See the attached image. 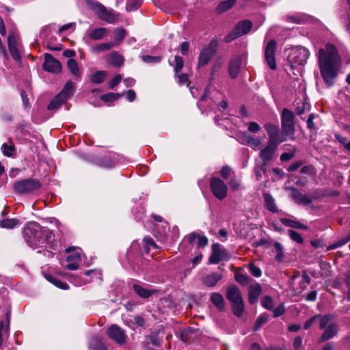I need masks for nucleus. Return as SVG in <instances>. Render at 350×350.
<instances>
[{"instance_id":"nucleus-1","label":"nucleus","mask_w":350,"mask_h":350,"mask_svg":"<svg viewBox=\"0 0 350 350\" xmlns=\"http://www.w3.org/2000/svg\"><path fill=\"white\" fill-rule=\"evenodd\" d=\"M318 59L321 75L327 87L330 88L335 83L341 68V57L335 46L328 43L319 49Z\"/></svg>"},{"instance_id":"nucleus-2","label":"nucleus","mask_w":350,"mask_h":350,"mask_svg":"<svg viewBox=\"0 0 350 350\" xmlns=\"http://www.w3.org/2000/svg\"><path fill=\"white\" fill-rule=\"evenodd\" d=\"M53 232L49 229L36 222L28 223L24 228L23 237L33 248L46 246L51 242Z\"/></svg>"},{"instance_id":"nucleus-3","label":"nucleus","mask_w":350,"mask_h":350,"mask_svg":"<svg viewBox=\"0 0 350 350\" xmlns=\"http://www.w3.org/2000/svg\"><path fill=\"white\" fill-rule=\"evenodd\" d=\"M226 298L231 303L233 314L237 317H241L245 310L241 290L236 285H230L226 291Z\"/></svg>"},{"instance_id":"nucleus-4","label":"nucleus","mask_w":350,"mask_h":350,"mask_svg":"<svg viewBox=\"0 0 350 350\" xmlns=\"http://www.w3.org/2000/svg\"><path fill=\"white\" fill-rule=\"evenodd\" d=\"M40 187V182L37 179L33 178L21 180L13 184L14 191L21 195L31 193L38 190Z\"/></svg>"},{"instance_id":"nucleus-5","label":"nucleus","mask_w":350,"mask_h":350,"mask_svg":"<svg viewBox=\"0 0 350 350\" xmlns=\"http://www.w3.org/2000/svg\"><path fill=\"white\" fill-rule=\"evenodd\" d=\"M295 114L291 110L285 108L281 115L282 134L293 138L295 132Z\"/></svg>"},{"instance_id":"nucleus-6","label":"nucleus","mask_w":350,"mask_h":350,"mask_svg":"<svg viewBox=\"0 0 350 350\" xmlns=\"http://www.w3.org/2000/svg\"><path fill=\"white\" fill-rule=\"evenodd\" d=\"M92 9L100 20L107 23L114 24L118 21V14L112 9H107L100 3H94Z\"/></svg>"},{"instance_id":"nucleus-7","label":"nucleus","mask_w":350,"mask_h":350,"mask_svg":"<svg viewBox=\"0 0 350 350\" xmlns=\"http://www.w3.org/2000/svg\"><path fill=\"white\" fill-rule=\"evenodd\" d=\"M252 27V23L250 21L243 20L239 21L234 28L224 37V42L226 43L230 42L237 38L248 33Z\"/></svg>"},{"instance_id":"nucleus-8","label":"nucleus","mask_w":350,"mask_h":350,"mask_svg":"<svg viewBox=\"0 0 350 350\" xmlns=\"http://www.w3.org/2000/svg\"><path fill=\"white\" fill-rule=\"evenodd\" d=\"M218 47V41L213 39L204 46L200 53L198 62V67H202L208 64L215 55Z\"/></svg>"},{"instance_id":"nucleus-9","label":"nucleus","mask_w":350,"mask_h":350,"mask_svg":"<svg viewBox=\"0 0 350 350\" xmlns=\"http://www.w3.org/2000/svg\"><path fill=\"white\" fill-rule=\"evenodd\" d=\"M210 188L214 196L219 200H224L227 196V185L218 178H211Z\"/></svg>"},{"instance_id":"nucleus-10","label":"nucleus","mask_w":350,"mask_h":350,"mask_svg":"<svg viewBox=\"0 0 350 350\" xmlns=\"http://www.w3.org/2000/svg\"><path fill=\"white\" fill-rule=\"evenodd\" d=\"M265 129L269 136L268 144L278 146L280 143L286 140V138L284 137L285 135H283L282 133H280V129L278 125L266 124L265 125Z\"/></svg>"},{"instance_id":"nucleus-11","label":"nucleus","mask_w":350,"mask_h":350,"mask_svg":"<svg viewBox=\"0 0 350 350\" xmlns=\"http://www.w3.org/2000/svg\"><path fill=\"white\" fill-rule=\"evenodd\" d=\"M211 255L209 262H219L230 260L231 255L220 244L214 243L211 246Z\"/></svg>"},{"instance_id":"nucleus-12","label":"nucleus","mask_w":350,"mask_h":350,"mask_svg":"<svg viewBox=\"0 0 350 350\" xmlns=\"http://www.w3.org/2000/svg\"><path fill=\"white\" fill-rule=\"evenodd\" d=\"M309 51L303 47L294 49L289 57V61L295 65H304L309 57Z\"/></svg>"},{"instance_id":"nucleus-13","label":"nucleus","mask_w":350,"mask_h":350,"mask_svg":"<svg viewBox=\"0 0 350 350\" xmlns=\"http://www.w3.org/2000/svg\"><path fill=\"white\" fill-rule=\"evenodd\" d=\"M276 47L277 42L275 40H271L266 45L265 51V59L267 64L272 70H275L277 67L275 57Z\"/></svg>"},{"instance_id":"nucleus-14","label":"nucleus","mask_w":350,"mask_h":350,"mask_svg":"<svg viewBox=\"0 0 350 350\" xmlns=\"http://www.w3.org/2000/svg\"><path fill=\"white\" fill-rule=\"evenodd\" d=\"M277 147V146L268 144L260 151L259 156L262 161V164L260 165V170H262L264 173L267 172V165L268 163L272 159Z\"/></svg>"},{"instance_id":"nucleus-15","label":"nucleus","mask_w":350,"mask_h":350,"mask_svg":"<svg viewBox=\"0 0 350 350\" xmlns=\"http://www.w3.org/2000/svg\"><path fill=\"white\" fill-rule=\"evenodd\" d=\"M286 189L290 191L291 198L298 204L308 205L313 200L311 196L302 194L295 187H288Z\"/></svg>"},{"instance_id":"nucleus-16","label":"nucleus","mask_w":350,"mask_h":350,"mask_svg":"<svg viewBox=\"0 0 350 350\" xmlns=\"http://www.w3.org/2000/svg\"><path fill=\"white\" fill-rule=\"evenodd\" d=\"M8 45L9 51L12 58L18 62L21 60V54L19 49V44L17 42L16 36L12 33H10L8 38Z\"/></svg>"},{"instance_id":"nucleus-17","label":"nucleus","mask_w":350,"mask_h":350,"mask_svg":"<svg viewBox=\"0 0 350 350\" xmlns=\"http://www.w3.org/2000/svg\"><path fill=\"white\" fill-rule=\"evenodd\" d=\"M196 239H198L196 243L198 248H203L208 244V239L205 235L198 234L196 232H191L185 236L184 241H187L189 243L193 244Z\"/></svg>"},{"instance_id":"nucleus-18","label":"nucleus","mask_w":350,"mask_h":350,"mask_svg":"<svg viewBox=\"0 0 350 350\" xmlns=\"http://www.w3.org/2000/svg\"><path fill=\"white\" fill-rule=\"evenodd\" d=\"M43 67L45 70L54 73L59 72L62 69L60 62L55 59L51 54L45 55Z\"/></svg>"},{"instance_id":"nucleus-19","label":"nucleus","mask_w":350,"mask_h":350,"mask_svg":"<svg viewBox=\"0 0 350 350\" xmlns=\"http://www.w3.org/2000/svg\"><path fill=\"white\" fill-rule=\"evenodd\" d=\"M67 254L66 260L68 262H77L84 260V254L81 248L69 247L65 250Z\"/></svg>"},{"instance_id":"nucleus-20","label":"nucleus","mask_w":350,"mask_h":350,"mask_svg":"<svg viewBox=\"0 0 350 350\" xmlns=\"http://www.w3.org/2000/svg\"><path fill=\"white\" fill-rule=\"evenodd\" d=\"M107 334L109 338L120 345L125 342V333L123 329L116 325H113L108 329Z\"/></svg>"},{"instance_id":"nucleus-21","label":"nucleus","mask_w":350,"mask_h":350,"mask_svg":"<svg viewBox=\"0 0 350 350\" xmlns=\"http://www.w3.org/2000/svg\"><path fill=\"white\" fill-rule=\"evenodd\" d=\"M115 154L105 155L95 160V164L103 167H112L117 163Z\"/></svg>"},{"instance_id":"nucleus-22","label":"nucleus","mask_w":350,"mask_h":350,"mask_svg":"<svg viewBox=\"0 0 350 350\" xmlns=\"http://www.w3.org/2000/svg\"><path fill=\"white\" fill-rule=\"evenodd\" d=\"M338 331V326L336 323H334L329 324V325L325 329L324 332L321 336L319 341L324 342L334 338L337 335Z\"/></svg>"},{"instance_id":"nucleus-23","label":"nucleus","mask_w":350,"mask_h":350,"mask_svg":"<svg viewBox=\"0 0 350 350\" xmlns=\"http://www.w3.org/2000/svg\"><path fill=\"white\" fill-rule=\"evenodd\" d=\"M109 33V30L105 27H98L89 29L87 31L88 37L92 40H99L105 37Z\"/></svg>"},{"instance_id":"nucleus-24","label":"nucleus","mask_w":350,"mask_h":350,"mask_svg":"<svg viewBox=\"0 0 350 350\" xmlns=\"http://www.w3.org/2000/svg\"><path fill=\"white\" fill-rule=\"evenodd\" d=\"M262 293V288L260 284H256L251 285L249 288L248 301L250 304H254L257 302L259 295Z\"/></svg>"},{"instance_id":"nucleus-25","label":"nucleus","mask_w":350,"mask_h":350,"mask_svg":"<svg viewBox=\"0 0 350 350\" xmlns=\"http://www.w3.org/2000/svg\"><path fill=\"white\" fill-rule=\"evenodd\" d=\"M241 63V59L239 56L234 57L229 62L228 72L232 79H234L237 77Z\"/></svg>"},{"instance_id":"nucleus-26","label":"nucleus","mask_w":350,"mask_h":350,"mask_svg":"<svg viewBox=\"0 0 350 350\" xmlns=\"http://www.w3.org/2000/svg\"><path fill=\"white\" fill-rule=\"evenodd\" d=\"M211 301L218 310L222 311L225 308V300L219 293H212L211 294Z\"/></svg>"},{"instance_id":"nucleus-27","label":"nucleus","mask_w":350,"mask_h":350,"mask_svg":"<svg viewBox=\"0 0 350 350\" xmlns=\"http://www.w3.org/2000/svg\"><path fill=\"white\" fill-rule=\"evenodd\" d=\"M107 62L113 66L120 67L124 64V57L122 55L116 51L110 53L107 55Z\"/></svg>"},{"instance_id":"nucleus-28","label":"nucleus","mask_w":350,"mask_h":350,"mask_svg":"<svg viewBox=\"0 0 350 350\" xmlns=\"http://www.w3.org/2000/svg\"><path fill=\"white\" fill-rule=\"evenodd\" d=\"M7 325H5L3 321H0V347L2 345L4 340L8 337L9 323H10V313L7 312Z\"/></svg>"},{"instance_id":"nucleus-29","label":"nucleus","mask_w":350,"mask_h":350,"mask_svg":"<svg viewBox=\"0 0 350 350\" xmlns=\"http://www.w3.org/2000/svg\"><path fill=\"white\" fill-rule=\"evenodd\" d=\"M75 88V84L72 81H68L59 94L66 100L72 96Z\"/></svg>"},{"instance_id":"nucleus-30","label":"nucleus","mask_w":350,"mask_h":350,"mask_svg":"<svg viewBox=\"0 0 350 350\" xmlns=\"http://www.w3.org/2000/svg\"><path fill=\"white\" fill-rule=\"evenodd\" d=\"M281 223L288 227L297 228V229H304L307 230L308 227L304 224H301L298 221L293 220L288 218H282L280 219Z\"/></svg>"},{"instance_id":"nucleus-31","label":"nucleus","mask_w":350,"mask_h":350,"mask_svg":"<svg viewBox=\"0 0 350 350\" xmlns=\"http://www.w3.org/2000/svg\"><path fill=\"white\" fill-rule=\"evenodd\" d=\"M263 197L266 208L273 213H277L278 210L273 198L269 193H265Z\"/></svg>"},{"instance_id":"nucleus-32","label":"nucleus","mask_w":350,"mask_h":350,"mask_svg":"<svg viewBox=\"0 0 350 350\" xmlns=\"http://www.w3.org/2000/svg\"><path fill=\"white\" fill-rule=\"evenodd\" d=\"M133 288L142 298H148L154 293V291L144 288L139 284H133Z\"/></svg>"},{"instance_id":"nucleus-33","label":"nucleus","mask_w":350,"mask_h":350,"mask_svg":"<svg viewBox=\"0 0 350 350\" xmlns=\"http://www.w3.org/2000/svg\"><path fill=\"white\" fill-rule=\"evenodd\" d=\"M113 46H115V44L113 42L100 43L92 46L91 51L93 53H99L103 51H109Z\"/></svg>"},{"instance_id":"nucleus-34","label":"nucleus","mask_w":350,"mask_h":350,"mask_svg":"<svg viewBox=\"0 0 350 350\" xmlns=\"http://www.w3.org/2000/svg\"><path fill=\"white\" fill-rule=\"evenodd\" d=\"M67 66L71 73L77 78H81V72L80 71L77 61L74 59H69L67 62Z\"/></svg>"},{"instance_id":"nucleus-35","label":"nucleus","mask_w":350,"mask_h":350,"mask_svg":"<svg viewBox=\"0 0 350 350\" xmlns=\"http://www.w3.org/2000/svg\"><path fill=\"white\" fill-rule=\"evenodd\" d=\"M114 33V42L115 46L120 45L124 40L126 36V30L122 28H116L113 31Z\"/></svg>"},{"instance_id":"nucleus-36","label":"nucleus","mask_w":350,"mask_h":350,"mask_svg":"<svg viewBox=\"0 0 350 350\" xmlns=\"http://www.w3.org/2000/svg\"><path fill=\"white\" fill-rule=\"evenodd\" d=\"M236 0H225L221 1L217 7V12L222 13L232 8L236 4Z\"/></svg>"},{"instance_id":"nucleus-37","label":"nucleus","mask_w":350,"mask_h":350,"mask_svg":"<svg viewBox=\"0 0 350 350\" xmlns=\"http://www.w3.org/2000/svg\"><path fill=\"white\" fill-rule=\"evenodd\" d=\"M66 102L63 96L58 94L49 104L47 108L49 110H55L59 108L62 105Z\"/></svg>"},{"instance_id":"nucleus-38","label":"nucleus","mask_w":350,"mask_h":350,"mask_svg":"<svg viewBox=\"0 0 350 350\" xmlns=\"http://www.w3.org/2000/svg\"><path fill=\"white\" fill-rule=\"evenodd\" d=\"M317 316H319L317 320L319 321V328L321 329H325L329 325V324L333 323L332 322V317L329 314H317Z\"/></svg>"},{"instance_id":"nucleus-39","label":"nucleus","mask_w":350,"mask_h":350,"mask_svg":"<svg viewBox=\"0 0 350 350\" xmlns=\"http://www.w3.org/2000/svg\"><path fill=\"white\" fill-rule=\"evenodd\" d=\"M90 349L91 350H105L106 347L98 336L93 338L90 342Z\"/></svg>"},{"instance_id":"nucleus-40","label":"nucleus","mask_w":350,"mask_h":350,"mask_svg":"<svg viewBox=\"0 0 350 350\" xmlns=\"http://www.w3.org/2000/svg\"><path fill=\"white\" fill-rule=\"evenodd\" d=\"M221 276L219 273H213L204 278V283L208 286H214L220 280Z\"/></svg>"},{"instance_id":"nucleus-41","label":"nucleus","mask_w":350,"mask_h":350,"mask_svg":"<svg viewBox=\"0 0 350 350\" xmlns=\"http://www.w3.org/2000/svg\"><path fill=\"white\" fill-rule=\"evenodd\" d=\"M1 150L3 154L6 157H12L15 153V146L12 142H10L9 144L4 143L1 146Z\"/></svg>"},{"instance_id":"nucleus-42","label":"nucleus","mask_w":350,"mask_h":350,"mask_svg":"<svg viewBox=\"0 0 350 350\" xmlns=\"http://www.w3.org/2000/svg\"><path fill=\"white\" fill-rule=\"evenodd\" d=\"M107 76L105 71H97L90 77V81L93 83L98 84L102 83Z\"/></svg>"},{"instance_id":"nucleus-43","label":"nucleus","mask_w":350,"mask_h":350,"mask_svg":"<svg viewBox=\"0 0 350 350\" xmlns=\"http://www.w3.org/2000/svg\"><path fill=\"white\" fill-rule=\"evenodd\" d=\"M44 278L51 283L54 284L55 286L62 288V289H68V286L66 283H63L58 279L54 278L53 276L49 275V274H44Z\"/></svg>"},{"instance_id":"nucleus-44","label":"nucleus","mask_w":350,"mask_h":350,"mask_svg":"<svg viewBox=\"0 0 350 350\" xmlns=\"http://www.w3.org/2000/svg\"><path fill=\"white\" fill-rule=\"evenodd\" d=\"M19 221L16 219H4L0 221V227L3 228L12 229L18 224Z\"/></svg>"},{"instance_id":"nucleus-45","label":"nucleus","mask_w":350,"mask_h":350,"mask_svg":"<svg viewBox=\"0 0 350 350\" xmlns=\"http://www.w3.org/2000/svg\"><path fill=\"white\" fill-rule=\"evenodd\" d=\"M234 278L238 283L242 285H247L250 282V277L240 272L235 273Z\"/></svg>"},{"instance_id":"nucleus-46","label":"nucleus","mask_w":350,"mask_h":350,"mask_svg":"<svg viewBox=\"0 0 350 350\" xmlns=\"http://www.w3.org/2000/svg\"><path fill=\"white\" fill-rule=\"evenodd\" d=\"M275 252V260L277 261H281L283 259L284 254H283V247L282 245L278 243L275 242L273 244Z\"/></svg>"},{"instance_id":"nucleus-47","label":"nucleus","mask_w":350,"mask_h":350,"mask_svg":"<svg viewBox=\"0 0 350 350\" xmlns=\"http://www.w3.org/2000/svg\"><path fill=\"white\" fill-rule=\"evenodd\" d=\"M268 319V315L266 314H262L260 315L255 323L254 331L258 330L262 327V325L267 322Z\"/></svg>"},{"instance_id":"nucleus-48","label":"nucleus","mask_w":350,"mask_h":350,"mask_svg":"<svg viewBox=\"0 0 350 350\" xmlns=\"http://www.w3.org/2000/svg\"><path fill=\"white\" fill-rule=\"evenodd\" d=\"M143 243H144L145 251L147 253L149 252L150 246L155 249L158 248V246L154 243V240L150 237H145L143 239Z\"/></svg>"},{"instance_id":"nucleus-49","label":"nucleus","mask_w":350,"mask_h":350,"mask_svg":"<svg viewBox=\"0 0 350 350\" xmlns=\"http://www.w3.org/2000/svg\"><path fill=\"white\" fill-rule=\"evenodd\" d=\"M261 304L267 310H272L273 309V301L270 296H265L261 300Z\"/></svg>"},{"instance_id":"nucleus-50","label":"nucleus","mask_w":350,"mask_h":350,"mask_svg":"<svg viewBox=\"0 0 350 350\" xmlns=\"http://www.w3.org/2000/svg\"><path fill=\"white\" fill-rule=\"evenodd\" d=\"M175 60V66H174V72L175 75H178V73L182 70L184 66V61L183 57L179 55H176L174 57Z\"/></svg>"},{"instance_id":"nucleus-51","label":"nucleus","mask_w":350,"mask_h":350,"mask_svg":"<svg viewBox=\"0 0 350 350\" xmlns=\"http://www.w3.org/2000/svg\"><path fill=\"white\" fill-rule=\"evenodd\" d=\"M288 232V235H289L290 238L292 240H293L294 241H295L298 243H303L304 239H303L301 235L299 232H297L293 230H289Z\"/></svg>"},{"instance_id":"nucleus-52","label":"nucleus","mask_w":350,"mask_h":350,"mask_svg":"<svg viewBox=\"0 0 350 350\" xmlns=\"http://www.w3.org/2000/svg\"><path fill=\"white\" fill-rule=\"evenodd\" d=\"M245 267H246L254 276L258 278L261 275V270L259 267H256L255 264H247Z\"/></svg>"},{"instance_id":"nucleus-53","label":"nucleus","mask_w":350,"mask_h":350,"mask_svg":"<svg viewBox=\"0 0 350 350\" xmlns=\"http://www.w3.org/2000/svg\"><path fill=\"white\" fill-rule=\"evenodd\" d=\"M142 59L148 64L159 63L161 62V57L160 56L142 55Z\"/></svg>"},{"instance_id":"nucleus-54","label":"nucleus","mask_w":350,"mask_h":350,"mask_svg":"<svg viewBox=\"0 0 350 350\" xmlns=\"http://www.w3.org/2000/svg\"><path fill=\"white\" fill-rule=\"evenodd\" d=\"M120 97V94H114V93L111 92V93H108V94L102 95L100 98L103 101L107 102V101L116 100L118 98H119Z\"/></svg>"},{"instance_id":"nucleus-55","label":"nucleus","mask_w":350,"mask_h":350,"mask_svg":"<svg viewBox=\"0 0 350 350\" xmlns=\"http://www.w3.org/2000/svg\"><path fill=\"white\" fill-rule=\"evenodd\" d=\"M140 5V1L139 0H128L126 3V10L132 11L137 9Z\"/></svg>"},{"instance_id":"nucleus-56","label":"nucleus","mask_w":350,"mask_h":350,"mask_svg":"<svg viewBox=\"0 0 350 350\" xmlns=\"http://www.w3.org/2000/svg\"><path fill=\"white\" fill-rule=\"evenodd\" d=\"M310 110V107L308 104L304 101L302 102L301 105H298L296 108V113L297 115L299 116L302 113H304L306 111Z\"/></svg>"},{"instance_id":"nucleus-57","label":"nucleus","mask_w":350,"mask_h":350,"mask_svg":"<svg viewBox=\"0 0 350 350\" xmlns=\"http://www.w3.org/2000/svg\"><path fill=\"white\" fill-rule=\"evenodd\" d=\"M175 76L178 78V83L180 85H186L187 86L189 85V81L188 75L187 74L179 75V73H178V75H175Z\"/></svg>"},{"instance_id":"nucleus-58","label":"nucleus","mask_w":350,"mask_h":350,"mask_svg":"<svg viewBox=\"0 0 350 350\" xmlns=\"http://www.w3.org/2000/svg\"><path fill=\"white\" fill-rule=\"evenodd\" d=\"M248 131L251 133H258L260 130V125L256 123V122H250L248 123V127H247Z\"/></svg>"},{"instance_id":"nucleus-59","label":"nucleus","mask_w":350,"mask_h":350,"mask_svg":"<svg viewBox=\"0 0 350 350\" xmlns=\"http://www.w3.org/2000/svg\"><path fill=\"white\" fill-rule=\"evenodd\" d=\"M334 136H335V138L337 139V141L339 143H340L341 144H342L344 146V147L345 148V149L347 150V144H349V142H348L347 139L339 133H335Z\"/></svg>"},{"instance_id":"nucleus-60","label":"nucleus","mask_w":350,"mask_h":350,"mask_svg":"<svg viewBox=\"0 0 350 350\" xmlns=\"http://www.w3.org/2000/svg\"><path fill=\"white\" fill-rule=\"evenodd\" d=\"M232 172V170L228 166H224L221 170V176L224 178L227 179L229 176L230 173Z\"/></svg>"},{"instance_id":"nucleus-61","label":"nucleus","mask_w":350,"mask_h":350,"mask_svg":"<svg viewBox=\"0 0 350 350\" xmlns=\"http://www.w3.org/2000/svg\"><path fill=\"white\" fill-rule=\"evenodd\" d=\"M239 138H240L242 144L248 145L249 142H250V139H252V137L245 132V133H241L239 135Z\"/></svg>"},{"instance_id":"nucleus-62","label":"nucleus","mask_w":350,"mask_h":350,"mask_svg":"<svg viewBox=\"0 0 350 350\" xmlns=\"http://www.w3.org/2000/svg\"><path fill=\"white\" fill-rule=\"evenodd\" d=\"M318 317L319 316L315 315V316L311 317L310 319H309L308 321H306L304 325V329H309L313 325V323L314 322H316Z\"/></svg>"},{"instance_id":"nucleus-63","label":"nucleus","mask_w":350,"mask_h":350,"mask_svg":"<svg viewBox=\"0 0 350 350\" xmlns=\"http://www.w3.org/2000/svg\"><path fill=\"white\" fill-rule=\"evenodd\" d=\"M260 144H261V142L259 139L252 137V138L250 139V142H249L248 146H250L256 150V148L260 146Z\"/></svg>"},{"instance_id":"nucleus-64","label":"nucleus","mask_w":350,"mask_h":350,"mask_svg":"<svg viewBox=\"0 0 350 350\" xmlns=\"http://www.w3.org/2000/svg\"><path fill=\"white\" fill-rule=\"evenodd\" d=\"M295 156L294 152H284L281 154L280 160L282 161H288Z\"/></svg>"}]
</instances>
